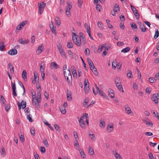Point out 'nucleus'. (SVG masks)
<instances>
[{
  "label": "nucleus",
  "mask_w": 159,
  "mask_h": 159,
  "mask_svg": "<svg viewBox=\"0 0 159 159\" xmlns=\"http://www.w3.org/2000/svg\"><path fill=\"white\" fill-rule=\"evenodd\" d=\"M87 61L90 69L94 67V65L91 60L89 58H87Z\"/></svg>",
  "instance_id": "18"
},
{
  "label": "nucleus",
  "mask_w": 159,
  "mask_h": 159,
  "mask_svg": "<svg viewBox=\"0 0 159 159\" xmlns=\"http://www.w3.org/2000/svg\"><path fill=\"white\" fill-rule=\"evenodd\" d=\"M131 26L133 29H137V27L136 24L134 23H132L131 25Z\"/></svg>",
  "instance_id": "52"
},
{
  "label": "nucleus",
  "mask_w": 159,
  "mask_h": 159,
  "mask_svg": "<svg viewBox=\"0 0 159 159\" xmlns=\"http://www.w3.org/2000/svg\"><path fill=\"white\" fill-rule=\"evenodd\" d=\"M139 28L141 29V31L143 32H145L146 31V28L145 27L144 24L141 22H139Z\"/></svg>",
  "instance_id": "10"
},
{
  "label": "nucleus",
  "mask_w": 159,
  "mask_h": 159,
  "mask_svg": "<svg viewBox=\"0 0 159 159\" xmlns=\"http://www.w3.org/2000/svg\"><path fill=\"white\" fill-rule=\"evenodd\" d=\"M51 68L57 69L59 68V66L55 62H52L51 64Z\"/></svg>",
  "instance_id": "19"
},
{
  "label": "nucleus",
  "mask_w": 159,
  "mask_h": 159,
  "mask_svg": "<svg viewBox=\"0 0 159 159\" xmlns=\"http://www.w3.org/2000/svg\"><path fill=\"white\" fill-rule=\"evenodd\" d=\"M79 151L80 152V154L82 157L84 158L85 157V155L84 151L83 150L80 149L79 150Z\"/></svg>",
  "instance_id": "36"
},
{
  "label": "nucleus",
  "mask_w": 159,
  "mask_h": 159,
  "mask_svg": "<svg viewBox=\"0 0 159 159\" xmlns=\"http://www.w3.org/2000/svg\"><path fill=\"white\" fill-rule=\"evenodd\" d=\"M17 53V50H9L8 52V54L11 55H15Z\"/></svg>",
  "instance_id": "22"
},
{
  "label": "nucleus",
  "mask_w": 159,
  "mask_h": 159,
  "mask_svg": "<svg viewBox=\"0 0 159 159\" xmlns=\"http://www.w3.org/2000/svg\"><path fill=\"white\" fill-rule=\"evenodd\" d=\"M117 66L116 62L115 61H113L112 64V67L114 69H115Z\"/></svg>",
  "instance_id": "59"
},
{
  "label": "nucleus",
  "mask_w": 159,
  "mask_h": 159,
  "mask_svg": "<svg viewBox=\"0 0 159 159\" xmlns=\"http://www.w3.org/2000/svg\"><path fill=\"white\" fill-rule=\"evenodd\" d=\"M43 143L46 147H48L49 146V144L48 143V141L46 139H45L43 141Z\"/></svg>",
  "instance_id": "63"
},
{
  "label": "nucleus",
  "mask_w": 159,
  "mask_h": 159,
  "mask_svg": "<svg viewBox=\"0 0 159 159\" xmlns=\"http://www.w3.org/2000/svg\"><path fill=\"white\" fill-rule=\"evenodd\" d=\"M8 67L10 69V72L11 73L13 74L14 73V67L11 63H9L8 65Z\"/></svg>",
  "instance_id": "24"
},
{
  "label": "nucleus",
  "mask_w": 159,
  "mask_h": 159,
  "mask_svg": "<svg viewBox=\"0 0 159 159\" xmlns=\"http://www.w3.org/2000/svg\"><path fill=\"white\" fill-rule=\"evenodd\" d=\"M108 95L109 97L111 98H114L115 94L114 93V92L113 90L111 89H108Z\"/></svg>",
  "instance_id": "14"
},
{
  "label": "nucleus",
  "mask_w": 159,
  "mask_h": 159,
  "mask_svg": "<svg viewBox=\"0 0 159 159\" xmlns=\"http://www.w3.org/2000/svg\"><path fill=\"white\" fill-rule=\"evenodd\" d=\"M143 121L145 122L146 125H150L151 127H152L153 126V124L151 121H150L147 120H143Z\"/></svg>",
  "instance_id": "20"
},
{
  "label": "nucleus",
  "mask_w": 159,
  "mask_h": 159,
  "mask_svg": "<svg viewBox=\"0 0 159 159\" xmlns=\"http://www.w3.org/2000/svg\"><path fill=\"white\" fill-rule=\"evenodd\" d=\"M11 86L12 90H16V86L15 83H13L12 82H11Z\"/></svg>",
  "instance_id": "53"
},
{
  "label": "nucleus",
  "mask_w": 159,
  "mask_h": 159,
  "mask_svg": "<svg viewBox=\"0 0 159 159\" xmlns=\"http://www.w3.org/2000/svg\"><path fill=\"white\" fill-rule=\"evenodd\" d=\"M55 20L56 24L58 25V26H59L61 24V22L59 18L56 17L55 19Z\"/></svg>",
  "instance_id": "44"
},
{
  "label": "nucleus",
  "mask_w": 159,
  "mask_h": 159,
  "mask_svg": "<svg viewBox=\"0 0 159 159\" xmlns=\"http://www.w3.org/2000/svg\"><path fill=\"white\" fill-rule=\"evenodd\" d=\"M110 21L109 20L107 19L106 20V22L107 24L108 27L110 28H113V27L112 26V25L110 24Z\"/></svg>",
  "instance_id": "40"
},
{
  "label": "nucleus",
  "mask_w": 159,
  "mask_h": 159,
  "mask_svg": "<svg viewBox=\"0 0 159 159\" xmlns=\"http://www.w3.org/2000/svg\"><path fill=\"white\" fill-rule=\"evenodd\" d=\"M84 87H86L87 86H89V82L86 79H84Z\"/></svg>",
  "instance_id": "43"
},
{
  "label": "nucleus",
  "mask_w": 159,
  "mask_h": 159,
  "mask_svg": "<svg viewBox=\"0 0 159 159\" xmlns=\"http://www.w3.org/2000/svg\"><path fill=\"white\" fill-rule=\"evenodd\" d=\"M100 127H104L105 126V123L104 120H101L100 121Z\"/></svg>",
  "instance_id": "38"
},
{
  "label": "nucleus",
  "mask_w": 159,
  "mask_h": 159,
  "mask_svg": "<svg viewBox=\"0 0 159 159\" xmlns=\"http://www.w3.org/2000/svg\"><path fill=\"white\" fill-rule=\"evenodd\" d=\"M67 100L69 101H70L72 99L71 94L70 92H69V93H67Z\"/></svg>",
  "instance_id": "28"
},
{
  "label": "nucleus",
  "mask_w": 159,
  "mask_h": 159,
  "mask_svg": "<svg viewBox=\"0 0 159 159\" xmlns=\"http://www.w3.org/2000/svg\"><path fill=\"white\" fill-rule=\"evenodd\" d=\"M88 118V114L87 113L84 114L83 116H82L80 119H85V118Z\"/></svg>",
  "instance_id": "51"
},
{
  "label": "nucleus",
  "mask_w": 159,
  "mask_h": 159,
  "mask_svg": "<svg viewBox=\"0 0 159 159\" xmlns=\"http://www.w3.org/2000/svg\"><path fill=\"white\" fill-rule=\"evenodd\" d=\"M114 155L116 159H122L121 156L117 152L114 153Z\"/></svg>",
  "instance_id": "34"
},
{
  "label": "nucleus",
  "mask_w": 159,
  "mask_h": 159,
  "mask_svg": "<svg viewBox=\"0 0 159 159\" xmlns=\"http://www.w3.org/2000/svg\"><path fill=\"white\" fill-rule=\"evenodd\" d=\"M1 154L2 156H4L5 155L6 152H5V149L4 148H2V149L1 151Z\"/></svg>",
  "instance_id": "61"
},
{
  "label": "nucleus",
  "mask_w": 159,
  "mask_h": 159,
  "mask_svg": "<svg viewBox=\"0 0 159 159\" xmlns=\"http://www.w3.org/2000/svg\"><path fill=\"white\" fill-rule=\"evenodd\" d=\"M18 105L19 110H20L21 106L23 109H24L26 107V102L22 101L20 103L19 102H18Z\"/></svg>",
  "instance_id": "7"
},
{
  "label": "nucleus",
  "mask_w": 159,
  "mask_h": 159,
  "mask_svg": "<svg viewBox=\"0 0 159 159\" xmlns=\"http://www.w3.org/2000/svg\"><path fill=\"white\" fill-rule=\"evenodd\" d=\"M152 100L154 101L156 104H157L158 103V99L157 98L156 94H154L152 97Z\"/></svg>",
  "instance_id": "15"
},
{
  "label": "nucleus",
  "mask_w": 159,
  "mask_h": 159,
  "mask_svg": "<svg viewBox=\"0 0 159 159\" xmlns=\"http://www.w3.org/2000/svg\"><path fill=\"white\" fill-rule=\"evenodd\" d=\"M154 77L156 80H159V72L157 73L155 75Z\"/></svg>",
  "instance_id": "64"
},
{
  "label": "nucleus",
  "mask_w": 159,
  "mask_h": 159,
  "mask_svg": "<svg viewBox=\"0 0 159 159\" xmlns=\"http://www.w3.org/2000/svg\"><path fill=\"white\" fill-rule=\"evenodd\" d=\"M28 21L25 20L23 21L20 23V24L21 25L22 27L24 26L27 23Z\"/></svg>",
  "instance_id": "46"
},
{
  "label": "nucleus",
  "mask_w": 159,
  "mask_h": 159,
  "mask_svg": "<svg viewBox=\"0 0 159 159\" xmlns=\"http://www.w3.org/2000/svg\"><path fill=\"white\" fill-rule=\"evenodd\" d=\"M79 124L81 128L83 129L85 128L84 121L83 119H80L79 120Z\"/></svg>",
  "instance_id": "13"
},
{
  "label": "nucleus",
  "mask_w": 159,
  "mask_h": 159,
  "mask_svg": "<svg viewBox=\"0 0 159 159\" xmlns=\"http://www.w3.org/2000/svg\"><path fill=\"white\" fill-rule=\"evenodd\" d=\"M44 123L46 125H47L49 128V129L51 130H53V129H54L51 126V125H50V124H49L47 122H44Z\"/></svg>",
  "instance_id": "49"
},
{
  "label": "nucleus",
  "mask_w": 159,
  "mask_h": 159,
  "mask_svg": "<svg viewBox=\"0 0 159 159\" xmlns=\"http://www.w3.org/2000/svg\"><path fill=\"white\" fill-rule=\"evenodd\" d=\"M80 38H79L78 35L73 33L72 40L74 43L78 46H80L81 44L84 45L86 40L85 36L81 32L79 33Z\"/></svg>",
  "instance_id": "1"
},
{
  "label": "nucleus",
  "mask_w": 159,
  "mask_h": 159,
  "mask_svg": "<svg viewBox=\"0 0 159 159\" xmlns=\"http://www.w3.org/2000/svg\"><path fill=\"white\" fill-rule=\"evenodd\" d=\"M95 85L96 87V89L97 90V92H95V91L94 89V88H93L92 89V90L93 91V92L94 93V94L96 95L97 94V93H98L101 91L99 89V88L98 87L97 85L96 84H95Z\"/></svg>",
  "instance_id": "25"
},
{
  "label": "nucleus",
  "mask_w": 159,
  "mask_h": 159,
  "mask_svg": "<svg viewBox=\"0 0 159 159\" xmlns=\"http://www.w3.org/2000/svg\"><path fill=\"white\" fill-rule=\"evenodd\" d=\"M29 41V40H24L22 38L19 39L18 40V42L19 43L23 44H27Z\"/></svg>",
  "instance_id": "17"
},
{
  "label": "nucleus",
  "mask_w": 159,
  "mask_h": 159,
  "mask_svg": "<svg viewBox=\"0 0 159 159\" xmlns=\"http://www.w3.org/2000/svg\"><path fill=\"white\" fill-rule=\"evenodd\" d=\"M159 33L158 30L156 29L155 34L154 36V38L155 39H156L159 36Z\"/></svg>",
  "instance_id": "39"
},
{
  "label": "nucleus",
  "mask_w": 159,
  "mask_h": 159,
  "mask_svg": "<svg viewBox=\"0 0 159 159\" xmlns=\"http://www.w3.org/2000/svg\"><path fill=\"white\" fill-rule=\"evenodd\" d=\"M84 93L85 94H88L89 92V86H87L86 87H84Z\"/></svg>",
  "instance_id": "32"
},
{
  "label": "nucleus",
  "mask_w": 159,
  "mask_h": 159,
  "mask_svg": "<svg viewBox=\"0 0 159 159\" xmlns=\"http://www.w3.org/2000/svg\"><path fill=\"white\" fill-rule=\"evenodd\" d=\"M63 74L64 76L65 79L66 80V81L67 82L69 85L71 86L72 85L71 81L72 75L70 69L69 68L67 71H64Z\"/></svg>",
  "instance_id": "2"
},
{
  "label": "nucleus",
  "mask_w": 159,
  "mask_h": 159,
  "mask_svg": "<svg viewBox=\"0 0 159 159\" xmlns=\"http://www.w3.org/2000/svg\"><path fill=\"white\" fill-rule=\"evenodd\" d=\"M40 102H39L37 101V99H36V98L34 99L32 98V103L33 106H36L37 107H39V103Z\"/></svg>",
  "instance_id": "11"
},
{
  "label": "nucleus",
  "mask_w": 159,
  "mask_h": 159,
  "mask_svg": "<svg viewBox=\"0 0 159 159\" xmlns=\"http://www.w3.org/2000/svg\"><path fill=\"white\" fill-rule=\"evenodd\" d=\"M41 94L40 91L38 92L37 95V101L39 102H41Z\"/></svg>",
  "instance_id": "23"
},
{
  "label": "nucleus",
  "mask_w": 159,
  "mask_h": 159,
  "mask_svg": "<svg viewBox=\"0 0 159 159\" xmlns=\"http://www.w3.org/2000/svg\"><path fill=\"white\" fill-rule=\"evenodd\" d=\"M156 80L155 79H154L153 77H151L149 78V81L151 83H153L155 82Z\"/></svg>",
  "instance_id": "50"
},
{
  "label": "nucleus",
  "mask_w": 159,
  "mask_h": 159,
  "mask_svg": "<svg viewBox=\"0 0 159 159\" xmlns=\"http://www.w3.org/2000/svg\"><path fill=\"white\" fill-rule=\"evenodd\" d=\"M61 55L65 59L66 58V55L64 50H59Z\"/></svg>",
  "instance_id": "31"
},
{
  "label": "nucleus",
  "mask_w": 159,
  "mask_h": 159,
  "mask_svg": "<svg viewBox=\"0 0 159 159\" xmlns=\"http://www.w3.org/2000/svg\"><path fill=\"white\" fill-rule=\"evenodd\" d=\"M5 46L4 45V43L2 42L0 43V50H4Z\"/></svg>",
  "instance_id": "42"
},
{
  "label": "nucleus",
  "mask_w": 159,
  "mask_h": 159,
  "mask_svg": "<svg viewBox=\"0 0 159 159\" xmlns=\"http://www.w3.org/2000/svg\"><path fill=\"white\" fill-rule=\"evenodd\" d=\"M67 46L69 48H71L73 47V43H72L70 42L67 43Z\"/></svg>",
  "instance_id": "45"
},
{
  "label": "nucleus",
  "mask_w": 159,
  "mask_h": 159,
  "mask_svg": "<svg viewBox=\"0 0 159 159\" xmlns=\"http://www.w3.org/2000/svg\"><path fill=\"white\" fill-rule=\"evenodd\" d=\"M20 139L22 142H23L25 141V138L24 135H19Z\"/></svg>",
  "instance_id": "47"
},
{
  "label": "nucleus",
  "mask_w": 159,
  "mask_h": 159,
  "mask_svg": "<svg viewBox=\"0 0 159 159\" xmlns=\"http://www.w3.org/2000/svg\"><path fill=\"white\" fill-rule=\"evenodd\" d=\"M31 94L32 98L34 99L36 98V93L33 89L31 90Z\"/></svg>",
  "instance_id": "48"
},
{
  "label": "nucleus",
  "mask_w": 159,
  "mask_h": 159,
  "mask_svg": "<svg viewBox=\"0 0 159 159\" xmlns=\"http://www.w3.org/2000/svg\"><path fill=\"white\" fill-rule=\"evenodd\" d=\"M60 109L61 112L62 114H66V108H64L63 107H60Z\"/></svg>",
  "instance_id": "35"
},
{
  "label": "nucleus",
  "mask_w": 159,
  "mask_h": 159,
  "mask_svg": "<svg viewBox=\"0 0 159 159\" xmlns=\"http://www.w3.org/2000/svg\"><path fill=\"white\" fill-rule=\"evenodd\" d=\"M39 6V13L41 14L43 11L44 9L46 6V4L44 2H42L38 4Z\"/></svg>",
  "instance_id": "4"
},
{
  "label": "nucleus",
  "mask_w": 159,
  "mask_h": 159,
  "mask_svg": "<svg viewBox=\"0 0 159 159\" xmlns=\"http://www.w3.org/2000/svg\"><path fill=\"white\" fill-rule=\"evenodd\" d=\"M34 79H35V80H39V76H38V74L36 72H35L34 73Z\"/></svg>",
  "instance_id": "55"
},
{
  "label": "nucleus",
  "mask_w": 159,
  "mask_h": 159,
  "mask_svg": "<svg viewBox=\"0 0 159 159\" xmlns=\"http://www.w3.org/2000/svg\"><path fill=\"white\" fill-rule=\"evenodd\" d=\"M113 125L112 124L107 126V131L108 133H111L113 131L114 127Z\"/></svg>",
  "instance_id": "9"
},
{
  "label": "nucleus",
  "mask_w": 159,
  "mask_h": 159,
  "mask_svg": "<svg viewBox=\"0 0 159 159\" xmlns=\"http://www.w3.org/2000/svg\"><path fill=\"white\" fill-rule=\"evenodd\" d=\"M102 23L100 21L98 22V26L100 29H102Z\"/></svg>",
  "instance_id": "62"
},
{
  "label": "nucleus",
  "mask_w": 159,
  "mask_h": 159,
  "mask_svg": "<svg viewBox=\"0 0 159 159\" xmlns=\"http://www.w3.org/2000/svg\"><path fill=\"white\" fill-rule=\"evenodd\" d=\"M127 76L128 78H132L133 77L132 72L130 70H128L127 71Z\"/></svg>",
  "instance_id": "37"
},
{
  "label": "nucleus",
  "mask_w": 159,
  "mask_h": 159,
  "mask_svg": "<svg viewBox=\"0 0 159 159\" xmlns=\"http://www.w3.org/2000/svg\"><path fill=\"white\" fill-rule=\"evenodd\" d=\"M22 77L25 80L27 79V72L25 70H24L23 71Z\"/></svg>",
  "instance_id": "30"
},
{
  "label": "nucleus",
  "mask_w": 159,
  "mask_h": 159,
  "mask_svg": "<svg viewBox=\"0 0 159 159\" xmlns=\"http://www.w3.org/2000/svg\"><path fill=\"white\" fill-rule=\"evenodd\" d=\"M49 25L51 30L52 31L53 34H54L55 35H56V27H54L53 25V22L52 21Z\"/></svg>",
  "instance_id": "8"
},
{
  "label": "nucleus",
  "mask_w": 159,
  "mask_h": 159,
  "mask_svg": "<svg viewBox=\"0 0 159 159\" xmlns=\"http://www.w3.org/2000/svg\"><path fill=\"white\" fill-rule=\"evenodd\" d=\"M78 5L79 7H81L83 1L82 0H78Z\"/></svg>",
  "instance_id": "57"
},
{
  "label": "nucleus",
  "mask_w": 159,
  "mask_h": 159,
  "mask_svg": "<svg viewBox=\"0 0 159 159\" xmlns=\"http://www.w3.org/2000/svg\"><path fill=\"white\" fill-rule=\"evenodd\" d=\"M117 88L119 91L121 92H124V90L123 89V88L121 84H118L116 85Z\"/></svg>",
  "instance_id": "27"
},
{
  "label": "nucleus",
  "mask_w": 159,
  "mask_h": 159,
  "mask_svg": "<svg viewBox=\"0 0 159 159\" xmlns=\"http://www.w3.org/2000/svg\"><path fill=\"white\" fill-rule=\"evenodd\" d=\"M89 136H90V138L93 141H95L96 140V138H95V136L94 134H90Z\"/></svg>",
  "instance_id": "56"
},
{
  "label": "nucleus",
  "mask_w": 159,
  "mask_h": 159,
  "mask_svg": "<svg viewBox=\"0 0 159 159\" xmlns=\"http://www.w3.org/2000/svg\"><path fill=\"white\" fill-rule=\"evenodd\" d=\"M30 132L31 134L33 136H34L35 135V129L34 128H32L30 130Z\"/></svg>",
  "instance_id": "54"
},
{
  "label": "nucleus",
  "mask_w": 159,
  "mask_h": 159,
  "mask_svg": "<svg viewBox=\"0 0 159 159\" xmlns=\"http://www.w3.org/2000/svg\"><path fill=\"white\" fill-rule=\"evenodd\" d=\"M111 46L108 44L105 43L101 46H99L98 50H108L111 48Z\"/></svg>",
  "instance_id": "5"
},
{
  "label": "nucleus",
  "mask_w": 159,
  "mask_h": 159,
  "mask_svg": "<svg viewBox=\"0 0 159 159\" xmlns=\"http://www.w3.org/2000/svg\"><path fill=\"white\" fill-rule=\"evenodd\" d=\"M132 11L134 14L136 18L137 19H138L139 18V16L138 11L135 8H134V9H131Z\"/></svg>",
  "instance_id": "12"
},
{
  "label": "nucleus",
  "mask_w": 159,
  "mask_h": 159,
  "mask_svg": "<svg viewBox=\"0 0 159 159\" xmlns=\"http://www.w3.org/2000/svg\"><path fill=\"white\" fill-rule=\"evenodd\" d=\"M72 74H73V77L74 78L76 79L77 77V75L76 70H72Z\"/></svg>",
  "instance_id": "41"
},
{
  "label": "nucleus",
  "mask_w": 159,
  "mask_h": 159,
  "mask_svg": "<svg viewBox=\"0 0 159 159\" xmlns=\"http://www.w3.org/2000/svg\"><path fill=\"white\" fill-rule=\"evenodd\" d=\"M91 69L95 75H98V73L97 72V69L95 68V66L91 68Z\"/></svg>",
  "instance_id": "29"
},
{
  "label": "nucleus",
  "mask_w": 159,
  "mask_h": 159,
  "mask_svg": "<svg viewBox=\"0 0 159 159\" xmlns=\"http://www.w3.org/2000/svg\"><path fill=\"white\" fill-rule=\"evenodd\" d=\"M115 82L116 85L121 84V80L120 78L118 77H116L115 78Z\"/></svg>",
  "instance_id": "21"
},
{
  "label": "nucleus",
  "mask_w": 159,
  "mask_h": 159,
  "mask_svg": "<svg viewBox=\"0 0 159 159\" xmlns=\"http://www.w3.org/2000/svg\"><path fill=\"white\" fill-rule=\"evenodd\" d=\"M27 118L29 120V121L32 122L33 121L31 118V116L29 113L27 114Z\"/></svg>",
  "instance_id": "33"
},
{
  "label": "nucleus",
  "mask_w": 159,
  "mask_h": 159,
  "mask_svg": "<svg viewBox=\"0 0 159 159\" xmlns=\"http://www.w3.org/2000/svg\"><path fill=\"white\" fill-rule=\"evenodd\" d=\"M73 134L74 138L76 139V140H77V139L79 138L77 133L75 132H74Z\"/></svg>",
  "instance_id": "58"
},
{
  "label": "nucleus",
  "mask_w": 159,
  "mask_h": 159,
  "mask_svg": "<svg viewBox=\"0 0 159 159\" xmlns=\"http://www.w3.org/2000/svg\"><path fill=\"white\" fill-rule=\"evenodd\" d=\"M125 110L126 113L128 115L130 114L131 113L132 114H133V113L131 111L130 108L129 107H125Z\"/></svg>",
  "instance_id": "16"
},
{
  "label": "nucleus",
  "mask_w": 159,
  "mask_h": 159,
  "mask_svg": "<svg viewBox=\"0 0 159 159\" xmlns=\"http://www.w3.org/2000/svg\"><path fill=\"white\" fill-rule=\"evenodd\" d=\"M67 6L66 7V13L67 16L69 17L70 16V11L72 7V3L70 1L67 2Z\"/></svg>",
  "instance_id": "3"
},
{
  "label": "nucleus",
  "mask_w": 159,
  "mask_h": 159,
  "mask_svg": "<svg viewBox=\"0 0 159 159\" xmlns=\"http://www.w3.org/2000/svg\"><path fill=\"white\" fill-rule=\"evenodd\" d=\"M120 11V8L119 5L117 4H115L113 10V12H111L113 16H114L116 15V12H117Z\"/></svg>",
  "instance_id": "6"
},
{
  "label": "nucleus",
  "mask_w": 159,
  "mask_h": 159,
  "mask_svg": "<svg viewBox=\"0 0 159 159\" xmlns=\"http://www.w3.org/2000/svg\"><path fill=\"white\" fill-rule=\"evenodd\" d=\"M89 153L90 155H93L94 154L93 149L91 147L89 148Z\"/></svg>",
  "instance_id": "26"
},
{
  "label": "nucleus",
  "mask_w": 159,
  "mask_h": 159,
  "mask_svg": "<svg viewBox=\"0 0 159 159\" xmlns=\"http://www.w3.org/2000/svg\"><path fill=\"white\" fill-rule=\"evenodd\" d=\"M0 100L1 102L3 104L4 103V102L5 101V99L2 95H1L0 96Z\"/></svg>",
  "instance_id": "60"
}]
</instances>
